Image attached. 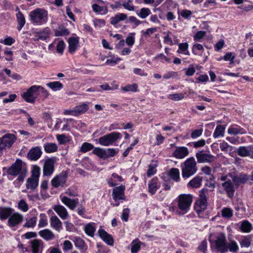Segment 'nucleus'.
<instances>
[{
    "instance_id": "obj_1",
    "label": "nucleus",
    "mask_w": 253,
    "mask_h": 253,
    "mask_svg": "<svg viewBox=\"0 0 253 253\" xmlns=\"http://www.w3.org/2000/svg\"><path fill=\"white\" fill-rule=\"evenodd\" d=\"M176 200L177 203L176 212L177 214L184 215L187 213L193 201V196L189 194H182L177 197Z\"/></svg>"
},
{
    "instance_id": "obj_2",
    "label": "nucleus",
    "mask_w": 253,
    "mask_h": 253,
    "mask_svg": "<svg viewBox=\"0 0 253 253\" xmlns=\"http://www.w3.org/2000/svg\"><path fill=\"white\" fill-rule=\"evenodd\" d=\"M211 247L214 249L218 253H224L227 252V241L225 234L220 233L218 234L215 239L210 238Z\"/></svg>"
},
{
    "instance_id": "obj_3",
    "label": "nucleus",
    "mask_w": 253,
    "mask_h": 253,
    "mask_svg": "<svg viewBox=\"0 0 253 253\" xmlns=\"http://www.w3.org/2000/svg\"><path fill=\"white\" fill-rule=\"evenodd\" d=\"M182 176L188 178L194 175L197 171V162L193 157L188 158L181 166Z\"/></svg>"
},
{
    "instance_id": "obj_4",
    "label": "nucleus",
    "mask_w": 253,
    "mask_h": 253,
    "mask_svg": "<svg viewBox=\"0 0 253 253\" xmlns=\"http://www.w3.org/2000/svg\"><path fill=\"white\" fill-rule=\"evenodd\" d=\"M29 16L32 23L41 25L47 21L48 13L43 9L38 8L31 11Z\"/></svg>"
},
{
    "instance_id": "obj_5",
    "label": "nucleus",
    "mask_w": 253,
    "mask_h": 253,
    "mask_svg": "<svg viewBox=\"0 0 253 253\" xmlns=\"http://www.w3.org/2000/svg\"><path fill=\"white\" fill-rule=\"evenodd\" d=\"M207 191V189H202L200 192L199 198L195 203L194 209L200 217H203L202 212L207 207V199L206 195V191Z\"/></svg>"
},
{
    "instance_id": "obj_6",
    "label": "nucleus",
    "mask_w": 253,
    "mask_h": 253,
    "mask_svg": "<svg viewBox=\"0 0 253 253\" xmlns=\"http://www.w3.org/2000/svg\"><path fill=\"white\" fill-rule=\"evenodd\" d=\"M230 176H231V173H230L227 174H223L221 175L219 179L221 181H224L222 184V186L226 192L228 196L232 198L234 195L235 190L234 185L231 181Z\"/></svg>"
},
{
    "instance_id": "obj_7",
    "label": "nucleus",
    "mask_w": 253,
    "mask_h": 253,
    "mask_svg": "<svg viewBox=\"0 0 253 253\" xmlns=\"http://www.w3.org/2000/svg\"><path fill=\"white\" fill-rule=\"evenodd\" d=\"M122 136L120 132H113L100 137L99 142L102 146H108L112 145L118 139L121 138Z\"/></svg>"
},
{
    "instance_id": "obj_8",
    "label": "nucleus",
    "mask_w": 253,
    "mask_h": 253,
    "mask_svg": "<svg viewBox=\"0 0 253 253\" xmlns=\"http://www.w3.org/2000/svg\"><path fill=\"white\" fill-rule=\"evenodd\" d=\"M92 153L100 158L105 160L110 157H114L117 154L118 151L115 149L108 148L104 149L99 147H96L93 149Z\"/></svg>"
},
{
    "instance_id": "obj_9",
    "label": "nucleus",
    "mask_w": 253,
    "mask_h": 253,
    "mask_svg": "<svg viewBox=\"0 0 253 253\" xmlns=\"http://www.w3.org/2000/svg\"><path fill=\"white\" fill-rule=\"evenodd\" d=\"M38 88L39 85H32L22 95V97L27 102H34L35 99L39 96Z\"/></svg>"
},
{
    "instance_id": "obj_10",
    "label": "nucleus",
    "mask_w": 253,
    "mask_h": 253,
    "mask_svg": "<svg viewBox=\"0 0 253 253\" xmlns=\"http://www.w3.org/2000/svg\"><path fill=\"white\" fill-rule=\"evenodd\" d=\"M16 139V136L10 133H6L0 138V152L6 147H11Z\"/></svg>"
},
{
    "instance_id": "obj_11",
    "label": "nucleus",
    "mask_w": 253,
    "mask_h": 253,
    "mask_svg": "<svg viewBox=\"0 0 253 253\" xmlns=\"http://www.w3.org/2000/svg\"><path fill=\"white\" fill-rule=\"evenodd\" d=\"M67 179V173L65 171H63L52 178L51 183L52 186L55 188L59 186L63 187L66 182Z\"/></svg>"
},
{
    "instance_id": "obj_12",
    "label": "nucleus",
    "mask_w": 253,
    "mask_h": 253,
    "mask_svg": "<svg viewBox=\"0 0 253 253\" xmlns=\"http://www.w3.org/2000/svg\"><path fill=\"white\" fill-rule=\"evenodd\" d=\"M55 158H48L44 162L43 167V175L44 176H50L54 170Z\"/></svg>"
},
{
    "instance_id": "obj_13",
    "label": "nucleus",
    "mask_w": 253,
    "mask_h": 253,
    "mask_svg": "<svg viewBox=\"0 0 253 253\" xmlns=\"http://www.w3.org/2000/svg\"><path fill=\"white\" fill-rule=\"evenodd\" d=\"M196 157L199 163H211L214 160V156L209 152L200 151L196 154Z\"/></svg>"
},
{
    "instance_id": "obj_14",
    "label": "nucleus",
    "mask_w": 253,
    "mask_h": 253,
    "mask_svg": "<svg viewBox=\"0 0 253 253\" xmlns=\"http://www.w3.org/2000/svg\"><path fill=\"white\" fill-rule=\"evenodd\" d=\"M23 220V216L18 212H14L8 218L7 225L10 227H14L20 224Z\"/></svg>"
},
{
    "instance_id": "obj_15",
    "label": "nucleus",
    "mask_w": 253,
    "mask_h": 253,
    "mask_svg": "<svg viewBox=\"0 0 253 253\" xmlns=\"http://www.w3.org/2000/svg\"><path fill=\"white\" fill-rule=\"evenodd\" d=\"M23 170L22 161L17 160L15 163L8 169L7 172L9 175L16 176L18 175Z\"/></svg>"
},
{
    "instance_id": "obj_16",
    "label": "nucleus",
    "mask_w": 253,
    "mask_h": 253,
    "mask_svg": "<svg viewBox=\"0 0 253 253\" xmlns=\"http://www.w3.org/2000/svg\"><path fill=\"white\" fill-rule=\"evenodd\" d=\"M189 152L186 147H176L172 156L177 159H182L189 155Z\"/></svg>"
},
{
    "instance_id": "obj_17",
    "label": "nucleus",
    "mask_w": 253,
    "mask_h": 253,
    "mask_svg": "<svg viewBox=\"0 0 253 253\" xmlns=\"http://www.w3.org/2000/svg\"><path fill=\"white\" fill-rule=\"evenodd\" d=\"M124 191L125 186L123 185L114 188L112 193L113 199L115 201L118 200H124L125 199Z\"/></svg>"
},
{
    "instance_id": "obj_18",
    "label": "nucleus",
    "mask_w": 253,
    "mask_h": 253,
    "mask_svg": "<svg viewBox=\"0 0 253 253\" xmlns=\"http://www.w3.org/2000/svg\"><path fill=\"white\" fill-rule=\"evenodd\" d=\"M42 152L40 147L32 148L28 153V158L32 161H37L41 156Z\"/></svg>"
},
{
    "instance_id": "obj_19",
    "label": "nucleus",
    "mask_w": 253,
    "mask_h": 253,
    "mask_svg": "<svg viewBox=\"0 0 253 253\" xmlns=\"http://www.w3.org/2000/svg\"><path fill=\"white\" fill-rule=\"evenodd\" d=\"M62 202L71 210H74L79 203V199H70L67 197L64 196L61 199Z\"/></svg>"
},
{
    "instance_id": "obj_20",
    "label": "nucleus",
    "mask_w": 253,
    "mask_h": 253,
    "mask_svg": "<svg viewBox=\"0 0 253 253\" xmlns=\"http://www.w3.org/2000/svg\"><path fill=\"white\" fill-rule=\"evenodd\" d=\"M227 132L230 135L244 134L247 133L246 130L238 125H231L228 128Z\"/></svg>"
},
{
    "instance_id": "obj_21",
    "label": "nucleus",
    "mask_w": 253,
    "mask_h": 253,
    "mask_svg": "<svg viewBox=\"0 0 253 253\" xmlns=\"http://www.w3.org/2000/svg\"><path fill=\"white\" fill-rule=\"evenodd\" d=\"M230 178L235 185L238 186L240 184L245 183L248 180V176L246 174L242 173L236 175L231 173Z\"/></svg>"
},
{
    "instance_id": "obj_22",
    "label": "nucleus",
    "mask_w": 253,
    "mask_h": 253,
    "mask_svg": "<svg viewBox=\"0 0 253 253\" xmlns=\"http://www.w3.org/2000/svg\"><path fill=\"white\" fill-rule=\"evenodd\" d=\"M32 36L34 41H38L40 40H45L48 37V32L46 29L40 32H33Z\"/></svg>"
},
{
    "instance_id": "obj_23",
    "label": "nucleus",
    "mask_w": 253,
    "mask_h": 253,
    "mask_svg": "<svg viewBox=\"0 0 253 253\" xmlns=\"http://www.w3.org/2000/svg\"><path fill=\"white\" fill-rule=\"evenodd\" d=\"M13 213V210L10 207H1L0 208V219L2 220L8 219Z\"/></svg>"
},
{
    "instance_id": "obj_24",
    "label": "nucleus",
    "mask_w": 253,
    "mask_h": 253,
    "mask_svg": "<svg viewBox=\"0 0 253 253\" xmlns=\"http://www.w3.org/2000/svg\"><path fill=\"white\" fill-rule=\"evenodd\" d=\"M79 43V37H71L68 40L69 52L74 53L77 48Z\"/></svg>"
},
{
    "instance_id": "obj_25",
    "label": "nucleus",
    "mask_w": 253,
    "mask_h": 253,
    "mask_svg": "<svg viewBox=\"0 0 253 253\" xmlns=\"http://www.w3.org/2000/svg\"><path fill=\"white\" fill-rule=\"evenodd\" d=\"M53 209L62 219H65L67 218L68 213L66 208L63 206L55 205Z\"/></svg>"
},
{
    "instance_id": "obj_26",
    "label": "nucleus",
    "mask_w": 253,
    "mask_h": 253,
    "mask_svg": "<svg viewBox=\"0 0 253 253\" xmlns=\"http://www.w3.org/2000/svg\"><path fill=\"white\" fill-rule=\"evenodd\" d=\"M98 234L100 238L108 245H113L114 243L112 236L107 233L104 230L99 229Z\"/></svg>"
},
{
    "instance_id": "obj_27",
    "label": "nucleus",
    "mask_w": 253,
    "mask_h": 253,
    "mask_svg": "<svg viewBox=\"0 0 253 253\" xmlns=\"http://www.w3.org/2000/svg\"><path fill=\"white\" fill-rule=\"evenodd\" d=\"M51 226L56 231L59 232L62 228V223L56 216H52L50 219Z\"/></svg>"
},
{
    "instance_id": "obj_28",
    "label": "nucleus",
    "mask_w": 253,
    "mask_h": 253,
    "mask_svg": "<svg viewBox=\"0 0 253 253\" xmlns=\"http://www.w3.org/2000/svg\"><path fill=\"white\" fill-rule=\"evenodd\" d=\"M40 236L46 241H50L54 238V234L50 230L45 229L39 232Z\"/></svg>"
},
{
    "instance_id": "obj_29",
    "label": "nucleus",
    "mask_w": 253,
    "mask_h": 253,
    "mask_svg": "<svg viewBox=\"0 0 253 253\" xmlns=\"http://www.w3.org/2000/svg\"><path fill=\"white\" fill-rule=\"evenodd\" d=\"M203 180V178L197 175L191 180L188 183L187 186L192 188H197L200 187Z\"/></svg>"
},
{
    "instance_id": "obj_30",
    "label": "nucleus",
    "mask_w": 253,
    "mask_h": 253,
    "mask_svg": "<svg viewBox=\"0 0 253 253\" xmlns=\"http://www.w3.org/2000/svg\"><path fill=\"white\" fill-rule=\"evenodd\" d=\"M39 180L38 179H36L34 178L29 177L27 179L26 181V188L28 189H30L32 191L35 190L39 185Z\"/></svg>"
},
{
    "instance_id": "obj_31",
    "label": "nucleus",
    "mask_w": 253,
    "mask_h": 253,
    "mask_svg": "<svg viewBox=\"0 0 253 253\" xmlns=\"http://www.w3.org/2000/svg\"><path fill=\"white\" fill-rule=\"evenodd\" d=\"M32 253H39L42 248V242L41 240L35 239L31 242Z\"/></svg>"
},
{
    "instance_id": "obj_32",
    "label": "nucleus",
    "mask_w": 253,
    "mask_h": 253,
    "mask_svg": "<svg viewBox=\"0 0 253 253\" xmlns=\"http://www.w3.org/2000/svg\"><path fill=\"white\" fill-rule=\"evenodd\" d=\"M149 192L151 195H154L158 189V179L153 178L149 181L148 184Z\"/></svg>"
},
{
    "instance_id": "obj_33",
    "label": "nucleus",
    "mask_w": 253,
    "mask_h": 253,
    "mask_svg": "<svg viewBox=\"0 0 253 253\" xmlns=\"http://www.w3.org/2000/svg\"><path fill=\"white\" fill-rule=\"evenodd\" d=\"M237 154L241 157L251 156L253 158V153L251 155L250 151L245 146H240L237 150Z\"/></svg>"
},
{
    "instance_id": "obj_34",
    "label": "nucleus",
    "mask_w": 253,
    "mask_h": 253,
    "mask_svg": "<svg viewBox=\"0 0 253 253\" xmlns=\"http://www.w3.org/2000/svg\"><path fill=\"white\" fill-rule=\"evenodd\" d=\"M126 14L124 13H119L116 14L114 17L111 18V24L115 25L118 24L120 21H123L127 18Z\"/></svg>"
},
{
    "instance_id": "obj_35",
    "label": "nucleus",
    "mask_w": 253,
    "mask_h": 253,
    "mask_svg": "<svg viewBox=\"0 0 253 253\" xmlns=\"http://www.w3.org/2000/svg\"><path fill=\"white\" fill-rule=\"evenodd\" d=\"M92 10L96 13H100L101 14L105 15L108 12V7L106 6H101L97 4H93L92 5Z\"/></svg>"
},
{
    "instance_id": "obj_36",
    "label": "nucleus",
    "mask_w": 253,
    "mask_h": 253,
    "mask_svg": "<svg viewBox=\"0 0 253 253\" xmlns=\"http://www.w3.org/2000/svg\"><path fill=\"white\" fill-rule=\"evenodd\" d=\"M169 177L175 181H178L180 179L179 170L177 168H171L169 173Z\"/></svg>"
},
{
    "instance_id": "obj_37",
    "label": "nucleus",
    "mask_w": 253,
    "mask_h": 253,
    "mask_svg": "<svg viewBox=\"0 0 253 253\" xmlns=\"http://www.w3.org/2000/svg\"><path fill=\"white\" fill-rule=\"evenodd\" d=\"M44 149L47 153H53L57 151L58 146L54 143H46L44 145Z\"/></svg>"
},
{
    "instance_id": "obj_38",
    "label": "nucleus",
    "mask_w": 253,
    "mask_h": 253,
    "mask_svg": "<svg viewBox=\"0 0 253 253\" xmlns=\"http://www.w3.org/2000/svg\"><path fill=\"white\" fill-rule=\"evenodd\" d=\"M16 18L18 22L17 29L18 31H20L25 24V19L20 11H18L16 14Z\"/></svg>"
},
{
    "instance_id": "obj_39",
    "label": "nucleus",
    "mask_w": 253,
    "mask_h": 253,
    "mask_svg": "<svg viewBox=\"0 0 253 253\" xmlns=\"http://www.w3.org/2000/svg\"><path fill=\"white\" fill-rule=\"evenodd\" d=\"M74 108L75 109V113L77 114V116H79L85 113L88 109V106L86 103H83L80 105L76 106Z\"/></svg>"
},
{
    "instance_id": "obj_40",
    "label": "nucleus",
    "mask_w": 253,
    "mask_h": 253,
    "mask_svg": "<svg viewBox=\"0 0 253 253\" xmlns=\"http://www.w3.org/2000/svg\"><path fill=\"white\" fill-rule=\"evenodd\" d=\"M225 131V127L219 125H217L213 134L214 138H218L221 136H223Z\"/></svg>"
},
{
    "instance_id": "obj_41",
    "label": "nucleus",
    "mask_w": 253,
    "mask_h": 253,
    "mask_svg": "<svg viewBox=\"0 0 253 253\" xmlns=\"http://www.w3.org/2000/svg\"><path fill=\"white\" fill-rule=\"evenodd\" d=\"M252 229L251 223L248 220H244L242 222L240 226V229L243 232H250Z\"/></svg>"
},
{
    "instance_id": "obj_42",
    "label": "nucleus",
    "mask_w": 253,
    "mask_h": 253,
    "mask_svg": "<svg viewBox=\"0 0 253 253\" xmlns=\"http://www.w3.org/2000/svg\"><path fill=\"white\" fill-rule=\"evenodd\" d=\"M94 223H89L87 224L84 227V231L85 233L90 236L93 237L94 234L95 228L93 226Z\"/></svg>"
},
{
    "instance_id": "obj_43",
    "label": "nucleus",
    "mask_w": 253,
    "mask_h": 253,
    "mask_svg": "<svg viewBox=\"0 0 253 253\" xmlns=\"http://www.w3.org/2000/svg\"><path fill=\"white\" fill-rule=\"evenodd\" d=\"M178 46V53L189 55V52L188 51V44L187 42L181 43L179 44Z\"/></svg>"
},
{
    "instance_id": "obj_44",
    "label": "nucleus",
    "mask_w": 253,
    "mask_h": 253,
    "mask_svg": "<svg viewBox=\"0 0 253 253\" xmlns=\"http://www.w3.org/2000/svg\"><path fill=\"white\" fill-rule=\"evenodd\" d=\"M221 215L225 218L229 219L233 216V211L229 208H224L221 211Z\"/></svg>"
},
{
    "instance_id": "obj_45",
    "label": "nucleus",
    "mask_w": 253,
    "mask_h": 253,
    "mask_svg": "<svg viewBox=\"0 0 253 253\" xmlns=\"http://www.w3.org/2000/svg\"><path fill=\"white\" fill-rule=\"evenodd\" d=\"M122 6L128 11H132L135 10L132 0H125L122 3Z\"/></svg>"
},
{
    "instance_id": "obj_46",
    "label": "nucleus",
    "mask_w": 253,
    "mask_h": 253,
    "mask_svg": "<svg viewBox=\"0 0 253 253\" xmlns=\"http://www.w3.org/2000/svg\"><path fill=\"white\" fill-rule=\"evenodd\" d=\"M227 252L229 250L231 252L236 253L239 249L237 243L234 241H231L226 244Z\"/></svg>"
},
{
    "instance_id": "obj_47",
    "label": "nucleus",
    "mask_w": 253,
    "mask_h": 253,
    "mask_svg": "<svg viewBox=\"0 0 253 253\" xmlns=\"http://www.w3.org/2000/svg\"><path fill=\"white\" fill-rule=\"evenodd\" d=\"M46 85L54 91L59 90L63 87L62 84L59 82H50L47 83Z\"/></svg>"
},
{
    "instance_id": "obj_48",
    "label": "nucleus",
    "mask_w": 253,
    "mask_h": 253,
    "mask_svg": "<svg viewBox=\"0 0 253 253\" xmlns=\"http://www.w3.org/2000/svg\"><path fill=\"white\" fill-rule=\"evenodd\" d=\"M185 97V94L182 93L169 94L168 98L173 101H179Z\"/></svg>"
},
{
    "instance_id": "obj_49",
    "label": "nucleus",
    "mask_w": 253,
    "mask_h": 253,
    "mask_svg": "<svg viewBox=\"0 0 253 253\" xmlns=\"http://www.w3.org/2000/svg\"><path fill=\"white\" fill-rule=\"evenodd\" d=\"M141 243L138 240H134L131 243V253H137L140 249V245Z\"/></svg>"
},
{
    "instance_id": "obj_50",
    "label": "nucleus",
    "mask_w": 253,
    "mask_h": 253,
    "mask_svg": "<svg viewBox=\"0 0 253 253\" xmlns=\"http://www.w3.org/2000/svg\"><path fill=\"white\" fill-rule=\"evenodd\" d=\"M75 245L77 247L79 248L82 251H85L87 249L84 241L80 238H77L76 239Z\"/></svg>"
},
{
    "instance_id": "obj_51",
    "label": "nucleus",
    "mask_w": 253,
    "mask_h": 253,
    "mask_svg": "<svg viewBox=\"0 0 253 253\" xmlns=\"http://www.w3.org/2000/svg\"><path fill=\"white\" fill-rule=\"evenodd\" d=\"M150 14L151 11L148 8H142L137 15L142 19H145Z\"/></svg>"
},
{
    "instance_id": "obj_52",
    "label": "nucleus",
    "mask_w": 253,
    "mask_h": 253,
    "mask_svg": "<svg viewBox=\"0 0 253 253\" xmlns=\"http://www.w3.org/2000/svg\"><path fill=\"white\" fill-rule=\"evenodd\" d=\"M18 208L23 212H26L29 210V207L26 201L22 199L18 203Z\"/></svg>"
},
{
    "instance_id": "obj_53",
    "label": "nucleus",
    "mask_w": 253,
    "mask_h": 253,
    "mask_svg": "<svg viewBox=\"0 0 253 253\" xmlns=\"http://www.w3.org/2000/svg\"><path fill=\"white\" fill-rule=\"evenodd\" d=\"M240 243L242 248H248L251 245V238L249 236L244 237L241 240Z\"/></svg>"
},
{
    "instance_id": "obj_54",
    "label": "nucleus",
    "mask_w": 253,
    "mask_h": 253,
    "mask_svg": "<svg viewBox=\"0 0 253 253\" xmlns=\"http://www.w3.org/2000/svg\"><path fill=\"white\" fill-rule=\"evenodd\" d=\"M137 85L136 84H128L125 86L122 87V89L124 91H132L135 92L137 90Z\"/></svg>"
},
{
    "instance_id": "obj_55",
    "label": "nucleus",
    "mask_w": 253,
    "mask_h": 253,
    "mask_svg": "<svg viewBox=\"0 0 253 253\" xmlns=\"http://www.w3.org/2000/svg\"><path fill=\"white\" fill-rule=\"evenodd\" d=\"M93 145L87 142H84L82 144L80 149V151L82 153H85L93 149Z\"/></svg>"
},
{
    "instance_id": "obj_56",
    "label": "nucleus",
    "mask_w": 253,
    "mask_h": 253,
    "mask_svg": "<svg viewBox=\"0 0 253 253\" xmlns=\"http://www.w3.org/2000/svg\"><path fill=\"white\" fill-rule=\"evenodd\" d=\"M69 34V30L66 28H59L55 31V35L57 37L64 36Z\"/></svg>"
},
{
    "instance_id": "obj_57",
    "label": "nucleus",
    "mask_w": 253,
    "mask_h": 253,
    "mask_svg": "<svg viewBox=\"0 0 253 253\" xmlns=\"http://www.w3.org/2000/svg\"><path fill=\"white\" fill-rule=\"evenodd\" d=\"M40 173V167H39L37 166H35L33 167V170L32 171V175L30 177L39 179Z\"/></svg>"
},
{
    "instance_id": "obj_58",
    "label": "nucleus",
    "mask_w": 253,
    "mask_h": 253,
    "mask_svg": "<svg viewBox=\"0 0 253 253\" xmlns=\"http://www.w3.org/2000/svg\"><path fill=\"white\" fill-rule=\"evenodd\" d=\"M56 138L59 143L61 144H65L69 141L68 137L64 134H57L56 135Z\"/></svg>"
},
{
    "instance_id": "obj_59",
    "label": "nucleus",
    "mask_w": 253,
    "mask_h": 253,
    "mask_svg": "<svg viewBox=\"0 0 253 253\" xmlns=\"http://www.w3.org/2000/svg\"><path fill=\"white\" fill-rule=\"evenodd\" d=\"M38 94L39 96L47 98L49 96V93L46 89L41 86L39 85L38 88Z\"/></svg>"
},
{
    "instance_id": "obj_60",
    "label": "nucleus",
    "mask_w": 253,
    "mask_h": 253,
    "mask_svg": "<svg viewBox=\"0 0 253 253\" xmlns=\"http://www.w3.org/2000/svg\"><path fill=\"white\" fill-rule=\"evenodd\" d=\"M37 222V217L34 216L30 218L29 220H27L24 226L27 227H34Z\"/></svg>"
},
{
    "instance_id": "obj_61",
    "label": "nucleus",
    "mask_w": 253,
    "mask_h": 253,
    "mask_svg": "<svg viewBox=\"0 0 253 253\" xmlns=\"http://www.w3.org/2000/svg\"><path fill=\"white\" fill-rule=\"evenodd\" d=\"M134 33H130L126 40V44L129 46H132L134 43Z\"/></svg>"
},
{
    "instance_id": "obj_62",
    "label": "nucleus",
    "mask_w": 253,
    "mask_h": 253,
    "mask_svg": "<svg viewBox=\"0 0 253 253\" xmlns=\"http://www.w3.org/2000/svg\"><path fill=\"white\" fill-rule=\"evenodd\" d=\"M65 46V45L64 42L62 41H59L56 46L57 51L60 54H62L64 50Z\"/></svg>"
},
{
    "instance_id": "obj_63",
    "label": "nucleus",
    "mask_w": 253,
    "mask_h": 253,
    "mask_svg": "<svg viewBox=\"0 0 253 253\" xmlns=\"http://www.w3.org/2000/svg\"><path fill=\"white\" fill-rule=\"evenodd\" d=\"M206 35V32L203 31H200L197 32L195 35L194 38L195 41H199L203 39Z\"/></svg>"
},
{
    "instance_id": "obj_64",
    "label": "nucleus",
    "mask_w": 253,
    "mask_h": 253,
    "mask_svg": "<svg viewBox=\"0 0 253 253\" xmlns=\"http://www.w3.org/2000/svg\"><path fill=\"white\" fill-rule=\"evenodd\" d=\"M129 214V210L127 208L124 209L121 215V218L123 221H127Z\"/></svg>"
}]
</instances>
